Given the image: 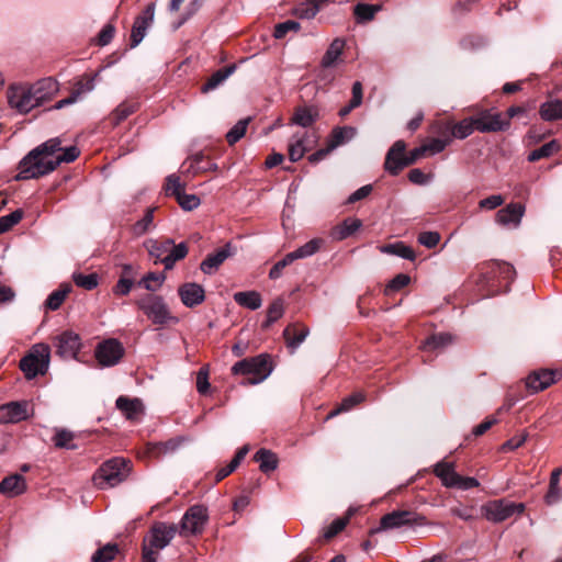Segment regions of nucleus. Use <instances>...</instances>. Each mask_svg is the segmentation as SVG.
I'll return each instance as SVG.
<instances>
[{
    "label": "nucleus",
    "instance_id": "obj_64",
    "mask_svg": "<svg viewBox=\"0 0 562 562\" xmlns=\"http://www.w3.org/2000/svg\"><path fill=\"white\" fill-rule=\"evenodd\" d=\"M177 201L186 211H192L200 205V199L195 194H187L184 191L177 198Z\"/></svg>",
    "mask_w": 562,
    "mask_h": 562
},
{
    "label": "nucleus",
    "instance_id": "obj_9",
    "mask_svg": "<svg viewBox=\"0 0 562 562\" xmlns=\"http://www.w3.org/2000/svg\"><path fill=\"white\" fill-rule=\"evenodd\" d=\"M207 519V508L203 505H193L183 515L179 533L183 537L201 533Z\"/></svg>",
    "mask_w": 562,
    "mask_h": 562
},
{
    "label": "nucleus",
    "instance_id": "obj_34",
    "mask_svg": "<svg viewBox=\"0 0 562 562\" xmlns=\"http://www.w3.org/2000/svg\"><path fill=\"white\" fill-rule=\"evenodd\" d=\"M539 114L543 121L562 120V100H549L540 105Z\"/></svg>",
    "mask_w": 562,
    "mask_h": 562
},
{
    "label": "nucleus",
    "instance_id": "obj_18",
    "mask_svg": "<svg viewBox=\"0 0 562 562\" xmlns=\"http://www.w3.org/2000/svg\"><path fill=\"white\" fill-rule=\"evenodd\" d=\"M57 355L63 358H76L78 355L81 340L78 334L66 330L56 337Z\"/></svg>",
    "mask_w": 562,
    "mask_h": 562
},
{
    "label": "nucleus",
    "instance_id": "obj_24",
    "mask_svg": "<svg viewBox=\"0 0 562 562\" xmlns=\"http://www.w3.org/2000/svg\"><path fill=\"white\" fill-rule=\"evenodd\" d=\"M308 333V327L301 323H293L288 325L283 330V337L285 339L288 348L291 349L292 352H294L305 340Z\"/></svg>",
    "mask_w": 562,
    "mask_h": 562
},
{
    "label": "nucleus",
    "instance_id": "obj_15",
    "mask_svg": "<svg viewBox=\"0 0 562 562\" xmlns=\"http://www.w3.org/2000/svg\"><path fill=\"white\" fill-rule=\"evenodd\" d=\"M406 144L404 140H396L392 147L389 149L385 162H384V169L392 176H396L400 173L401 170H403L407 165L406 161Z\"/></svg>",
    "mask_w": 562,
    "mask_h": 562
},
{
    "label": "nucleus",
    "instance_id": "obj_54",
    "mask_svg": "<svg viewBox=\"0 0 562 562\" xmlns=\"http://www.w3.org/2000/svg\"><path fill=\"white\" fill-rule=\"evenodd\" d=\"M451 144V137H437L431 138L423 146L426 148V155H436L445 150V148Z\"/></svg>",
    "mask_w": 562,
    "mask_h": 562
},
{
    "label": "nucleus",
    "instance_id": "obj_4",
    "mask_svg": "<svg viewBox=\"0 0 562 562\" xmlns=\"http://www.w3.org/2000/svg\"><path fill=\"white\" fill-rule=\"evenodd\" d=\"M50 348L46 344H36L20 360V369L27 380L44 375L49 367Z\"/></svg>",
    "mask_w": 562,
    "mask_h": 562
},
{
    "label": "nucleus",
    "instance_id": "obj_51",
    "mask_svg": "<svg viewBox=\"0 0 562 562\" xmlns=\"http://www.w3.org/2000/svg\"><path fill=\"white\" fill-rule=\"evenodd\" d=\"M250 122V117L239 120L226 134V140L229 145L236 144L240 138L244 137L247 126Z\"/></svg>",
    "mask_w": 562,
    "mask_h": 562
},
{
    "label": "nucleus",
    "instance_id": "obj_56",
    "mask_svg": "<svg viewBox=\"0 0 562 562\" xmlns=\"http://www.w3.org/2000/svg\"><path fill=\"white\" fill-rule=\"evenodd\" d=\"M68 293H69V288H67V286L52 292L46 300L47 308H49L52 311L58 310L60 307V305L64 303Z\"/></svg>",
    "mask_w": 562,
    "mask_h": 562
},
{
    "label": "nucleus",
    "instance_id": "obj_50",
    "mask_svg": "<svg viewBox=\"0 0 562 562\" xmlns=\"http://www.w3.org/2000/svg\"><path fill=\"white\" fill-rule=\"evenodd\" d=\"M119 553V548L114 543H108L102 548L98 549L91 557L92 562H110L114 560Z\"/></svg>",
    "mask_w": 562,
    "mask_h": 562
},
{
    "label": "nucleus",
    "instance_id": "obj_16",
    "mask_svg": "<svg viewBox=\"0 0 562 562\" xmlns=\"http://www.w3.org/2000/svg\"><path fill=\"white\" fill-rule=\"evenodd\" d=\"M122 356L123 347L115 339L100 344L95 350V357L102 366H113L120 361Z\"/></svg>",
    "mask_w": 562,
    "mask_h": 562
},
{
    "label": "nucleus",
    "instance_id": "obj_52",
    "mask_svg": "<svg viewBox=\"0 0 562 562\" xmlns=\"http://www.w3.org/2000/svg\"><path fill=\"white\" fill-rule=\"evenodd\" d=\"M72 281L77 286L90 291L98 286L99 277L97 273L83 274L78 272L72 274Z\"/></svg>",
    "mask_w": 562,
    "mask_h": 562
},
{
    "label": "nucleus",
    "instance_id": "obj_58",
    "mask_svg": "<svg viewBox=\"0 0 562 562\" xmlns=\"http://www.w3.org/2000/svg\"><path fill=\"white\" fill-rule=\"evenodd\" d=\"M154 209H147L143 218L133 225V233L137 236L144 235L153 225Z\"/></svg>",
    "mask_w": 562,
    "mask_h": 562
},
{
    "label": "nucleus",
    "instance_id": "obj_32",
    "mask_svg": "<svg viewBox=\"0 0 562 562\" xmlns=\"http://www.w3.org/2000/svg\"><path fill=\"white\" fill-rule=\"evenodd\" d=\"M169 243L170 246L168 247V252L166 258L162 259V265L165 266L166 270L172 269L175 263L186 258L189 251L186 243L176 245L172 239H169Z\"/></svg>",
    "mask_w": 562,
    "mask_h": 562
},
{
    "label": "nucleus",
    "instance_id": "obj_36",
    "mask_svg": "<svg viewBox=\"0 0 562 562\" xmlns=\"http://www.w3.org/2000/svg\"><path fill=\"white\" fill-rule=\"evenodd\" d=\"M234 301L251 311L258 310L262 304V297L257 291H243L234 294Z\"/></svg>",
    "mask_w": 562,
    "mask_h": 562
},
{
    "label": "nucleus",
    "instance_id": "obj_28",
    "mask_svg": "<svg viewBox=\"0 0 562 562\" xmlns=\"http://www.w3.org/2000/svg\"><path fill=\"white\" fill-rule=\"evenodd\" d=\"M356 134L357 130L352 126H337L333 128L326 143L329 146V149L335 150L337 147L350 142Z\"/></svg>",
    "mask_w": 562,
    "mask_h": 562
},
{
    "label": "nucleus",
    "instance_id": "obj_25",
    "mask_svg": "<svg viewBox=\"0 0 562 562\" xmlns=\"http://www.w3.org/2000/svg\"><path fill=\"white\" fill-rule=\"evenodd\" d=\"M446 130L450 132L448 137H451V142L453 138L464 139L469 137L474 131H476V126L474 124L473 116L465 117L460 122L446 121Z\"/></svg>",
    "mask_w": 562,
    "mask_h": 562
},
{
    "label": "nucleus",
    "instance_id": "obj_62",
    "mask_svg": "<svg viewBox=\"0 0 562 562\" xmlns=\"http://www.w3.org/2000/svg\"><path fill=\"white\" fill-rule=\"evenodd\" d=\"M165 189L168 195H173L177 199L184 191V186L181 183L178 176L171 175L167 178Z\"/></svg>",
    "mask_w": 562,
    "mask_h": 562
},
{
    "label": "nucleus",
    "instance_id": "obj_13",
    "mask_svg": "<svg viewBox=\"0 0 562 562\" xmlns=\"http://www.w3.org/2000/svg\"><path fill=\"white\" fill-rule=\"evenodd\" d=\"M99 74L81 76L75 83L68 98L61 99L53 106L56 110L76 103L82 95L91 92L95 87V79Z\"/></svg>",
    "mask_w": 562,
    "mask_h": 562
},
{
    "label": "nucleus",
    "instance_id": "obj_35",
    "mask_svg": "<svg viewBox=\"0 0 562 562\" xmlns=\"http://www.w3.org/2000/svg\"><path fill=\"white\" fill-rule=\"evenodd\" d=\"M321 2H294L291 14L301 20L313 19L321 10Z\"/></svg>",
    "mask_w": 562,
    "mask_h": 562
},
{
    "label": "nucleus",
    "instance_id": "obj_12",
    "mask_svg": "<svg viewBox=\"0 0 562 562\" xmlns=\"http://www.w3.org/2000/svg\"><path fill=\"white\" fill-rule=\"evenodd\" d=\"M476 131L480 133H495L506 131L510 126L509 120H504L498 112L482 111L473 116Z\"/></svg>",
    "mask_w": 562,
    "mask_h": 562
},
{
    "label": "nucleus",
    "instance_id": "obj_10",
    "mask_svg": "<svg viewBox=\"0 0 562 562\" xmlns=\"http://www.w3.org/2000/svg\"><path fill=\"white\" fill-rule=\"evenodd\" d=\"M7 98L9 105L21 114L37 106L30 85H11L7 90Z\"/></svg>",
    "mask_w": 562,
    "mask_h": 562
},
{
    "label": "nucleus",
    "instance_id": "obj_23",
    "mask_svg": "<svg viewBox=\"0 0 562 562\" xmlns=\"http://www.w3.org/2000/svg\"><path fill=\"white\" fill-rule=\"evenodd\" d=\"M557 372L551 370H540L530 373L526 379V386L533 393L540 392L552 385L557 381Z\"/></svg>",
    "mask_w": 562,
    "mask_h": 562
},
{
    "label": "nucleus",
    "instance_id": "obj_45",
    "mask_svg": "<svg viewBox=\"0 0 562 562\" xmlns=\"http://www.w3.org/2000/svg\"><path fill=\"white\" fill-rule=\"evenodd\" d=\"M165 280L166 274L164 272H149L140 279L138 285L147 291L156 292L162 286Z\"/></svg>",
    "mask_w": 562,
    "mask_h": 562
},
{
    "label": "nucleus",
    "instance_id": "obj_5",
    "mask_svg": "<svg viewBox=\"0 0 562 562\" xmlns=\"http://www.w3.org/2000/svg\"><path fill=\"white\" fill-rule=\"evenodd\" d=\"M136 306L155 325H166L169 322H178L165 302L164 297L156 294H145L135 301Z\"/></svg>",
    "mask_w": 562,
    "mask_h": 562
},
{
    "label": "nucleus",
    "instance_id": "obj_11",
    "mask_svg": "<svg viewBox=\"0 0 562 562\" xmlns=\"http://www.w3.org/2000/svg\"><path fill=\"white\" fill-rule=\"evenodd\" d=\"M32 415L33 408L27 401L10 402L0 406V424H18Z\"/></svg>",
    "mask_w": 562,
    "mask_h": 562
},
{
    "label": "nucleus",
    "instance_id": "obj_8",
    "mask_svg": "<svg viewBox=\"0 0 562 562\" xmlns=\"http://www.w3.org/2000/svg\"><path fill=\"white\" fill-rule=\"evenodd\" d=\"M484 517L493 522H502L513 517L520 515L525 510L522 503H514L507 499H495L487 502L483 507Z\"/></svg>",
    "mask_w": 562,
    "mask_h": 562
},
{
    "label": "nucleus",
    "instance_id": "obj_14",
    "mask_svg": "<svg viewBox=\"0 0 562 562\" xmlns=\"http://www.w3.org/2000/svg\"><path fill=\"white\" fill-rule=\"evenodd\" d=\"M155 15L154 3L148 4L145 10L135 18L132 26L130 45L132 48L136 47L145 37L148 27L151 25Z\"/></svg>",
    "mask_w": 562,
    "mask_h": 562
},
{
    "label": "nucleus",
    "instance_id": "obj_48",
    "mask_svg": "<svg viewBox=\"0 0 562 562\" xmlns=\"http://www.w3.org/2000/svg\"><path fill=\"white\" fill-rule=\"evenodd\" d=\"M381 10V5H372L366 2H358L353 13L358 22H367L373 19L374 14Z\"/></svg>",
    "mask_w": 562,
    "mask_h": 562
},
{
    "label": "nucleus",
    "instance_id": "obj_57",
    "mask_svg": "<svg viewBox=\"0 0 562 562\" xmlns=\"http://www.w3.org/2000/svg\"><path fill=\"white\" fill-rule=\"evenodd\" d=\"M74 434L67 429H59L54 436V443L57 448L75 449L76 446L71 443Z\"/></svg>",
    "mask_w": 562,
    "mask_h": 562
},
{
    "label": "nucleus",
    "instance_id": "obj_47",
    "mask_svg": "<svg viewBox=\"0 0 562 562\" xmlns=\"http://www.w3.org/2000/svg\"><path fill=\"white\" fill-rule=\"evenodd\" d=\"M170 238H167L165 240H149L148 241V252L150 257L155 258V262L162 263V259L166 258V255L168 252V247L170 246L169 243Z\"/></svg>",
    "mask_w": 562,
    "mask_h": 562
},
{
    "label": "nucleus",
    "instance_id": "obj_61",
    "mask_svg": "<svg viewBox=\"0 0 562 562\" xmlns=\"http://www.w3.org/2000/svg\"><path fill=\"white\" fill-rule=\"evenodd\" d=\"M348 525V518H337L335 519L324 531L323 538L325 540H329L341 532L345 527Z\"/></svg>",
    "mask_w": 562,
    "mask_h": 562
},
{
    "label": "nucleus",
    "instance_id": "obj_53",
    "mask_svg": "<svg viewBox=\"0 0 562 562\" xmlns=\"http://www.w3.org/2000/svg\"><path fill=\"white\" fill-rule=\"evenodd\" d=\"M451 341H452V336L450 334L440 333V334L430 336L425 341L424 348L430 349V350L439 349V348H443V347L448 346L449 344H451Z\"/></svg>",
    "mask_w": 562,
    "mask_h": 562
},
{
    "label": "nucleus",
    "instance_id": "obj_2",
    "mask_svg": "<svg viewBox=\"0 0 562 562\" xmlns=\"http://www.w3.org/2000/svg\"><path fill=\"white\" fill-rule=\"evenodd\" d=\"M175 524L155 522L143 541L142 562H157L159 551L166 548L177 533Z\"/></svg>",
    "mask_w": 562,
    "mask_h": 562
},
{
    "label": "nucleus",
    "instance_id": "obj_63",
    "mask_svg": "<svg viewBox=\"0 0 562 562\" xmlns=\"http://www.w3.org/2000/svg\"><path fill=\"white\" fill-rule=\"evenodd\" d=\"M305 153L306 148L301 137H297L294 142L289 144V158L291 161H299Z\"/></svg>",
    "mask_w": 562,
    "mask_h": 562
},
{
    "label": "nucleus",
    "instance_id": "obj_38",
    "mask_svg": "<svg viewBox=\"0 0 562 562\" xmlns=\"http://www.w3.org/2000/svg\"><path fill=\"white\" fill-rule=\"evenodd\" d=\"M317 111L312 108H297L291 117V124L310 127L317 120Z\"/></svg>",
    "mask_w": 562,
    "mask_h": 562
},
{
    "label": "nucleus",
    "instance_id": "obj_3",
    "mask_svg": "<svg viewBox=\"0 0 562 562\" xmlns=\"http://www.w3.org/2000/svg\"><path fill=\"white\" fill-rule=\"evenodd\" d=\"M128 462L123 458H113L104 462L93 474V483L100 490L114 487L128 475Z\"/></svg>",
    "mask_w": 562,
    "mask_h": 562
},
{
    "label": "nucleus",
    "instance_id": "obj_41",
    "mask_svg": "<svg viewBox=\"0 0 562 562\" xmlns=\"http://www.w3.org/2000/svg\"><path fill=\"white\" fill-rule=\"evenodd\" d=\"M561 149V144L557 139H552L541 147L532 150L528 155V161L535 162L542 158H548Z\"/></svg>",
    "mask_w": 562,
    "mask_h": 562
},
{
    "label": "nucleus",
    "instance_id": "obj_21",
    "mask_svg": "<svg viewBox=\"0 0 562 562\" xmlns=\"http://www.w3.org/2000/svg\"><path fill=\"white\" fill-rule=\"evenodd\" d=\"M116 408L131 422L137 423L144 415V405L139 398L119 396L115 402Z\"/></svg>",
    "mask_w": 562,
    "mask_h": 562
},
{
    "label": "nucleus",
    "instance_id": "obj_46",
    "mask_svg": "<svg viewBox=\"0 0 562 562\" xmlns=\"http://www.w3.org/2000/svg\"><path fill=\"white\" fill-rule=\"evenodd\" d=\"M284 314V302L282 299H276L267 310V319L262 324V328H269L274 322L280 319Z\"/></svg>",
    "mask_w": 562,
    "mask_h": 562
},
{
    "label": "nucleus",
    "instance_id": "obj_60",
    "mask_svg": "<svg viewBox=\"0 0 562 562\" xmlns=\"http://www.w3.org/2000/svg\"><path fill=\"white\" fill-rule=\"evenodd\" d=\"M23 217L22 210H15L14 212L0 217V233H5L14 225H16Z\"/></svg>",
    "mask_w": 562,
    "mask_h": 562
},
{
    "label": "nucleus",
    "instance_id": "obj_43",
    "mask_svg": "<svg viewBox=\"0 0 562 562\" xmlns=\"http://www.w3.org/2000/svg\"><path fill=\"white\" fill-rule=\"evenodd\" d=\"M179 439H170L165 442L148 443V452L156 458L173 453L180 446Z\"/></svg>",
    "mask_w": 562,
    "mask_h": 562
},
{
    "label": "nucleus",
    "instance_id": "obj_40",
    "mask_svg": "<svg viewBox=\"0 0 562 562\" xmlns=\"http://www.w3.org/2000/svg\"><path fill=\"white\" fill-rule=\"evenodd\" d=\"M248 451H249V449L247 446L241 447L236 452V454L232 459V461L226 467L221 468L216 472V474H215L216 482L224 480L226 476H228L231 473H233L237 469V467L240 464V462L245 459Z\"/></svg>",
    "mask_w": 562,
    "mask_h": 562
},
{
    "label": "nucleus",
    "instance_id": "obj_26",
    "mask_svg": "<svg viewBox=\"0 0 562 562\" xmlns=\"http://www.w3.org/2000/svg\"><path fill=\"white\" fill-rule=\"evenodd\" d=\"M26 491V481L21 474H12L0 483V493L8 497H15Z\"/></svg>",
    "mask_w": 562,
    "mask_h": 562
},
{
    "label": "nucleus",
    "instance_id": "obj_37",
    "mask_svg": "<svg viewBox=\"0 0 562 562\" xmlns=\"http://www.w3.org/2000/svg\"><path fill=\"white\" fill-rule=\"evenodd\" d=\"M235 66L231 65L224 68L216 70L207 81L202 86L201 91L203 93H207L214 89H216L221 83H223L234 71Z\"/></svg>",
    "mask_w": 562,
    "mask_h": 562
},
{
    "label": "nucleus",
    "instance_id": "obj_19",
    "mask_svg": "<svg viewBox=\"0 0 562 562\" xmlns=\"http://www.w3.org/2000/svg\"><path fill=\"white\" fill-rule=\"evenodd\" d=\"M178 294L182 304L187 307H195L205 300V291L202 285L195 282H187L178 288Z\"/></svg>",
    "mask_w": 562,
    "mask_h": 562
},
{
    "label": "nucleus",
    "instance_id": "obj_29",
    "mask_svg": "<svg viewBox=\"0 0 562 562\" xmlns=\"http://www.w3.org/2000/svg\"><path fill=\"white\" fill-rule=\"evenodd\" d=\"M170 12H176L175 27L179 29L199 9L198 2H170Z\"/></svg>",
    "mask_w": 562,
    "mask_h": 562
},
{
    "label": "nucleus",
    "instance_id": "obj_55",
    "mask_svg": "<svg viewBox=\"0 0 562 562\" xmlns=\"http://www.w3.org/2000/svg\"><path fill=\"white\" fill-rule=\"evenodd\" d=\"M300 23L295 20H288V21H284L282 23H278L276 26H274V32H273V36L277 38V40H281V38H284L285 35L289 33V32H299L300 30Z\"/></svg>",
    "mask_w": 562,
    "mask_h": 562
},
{
    "label": "nucleus",
    "instance_id": "obj_7",
    "mask_svg": "<svg viewBox=\"0 0 562 562\" xmlns=\"http://www.w3.org/2000/svg\"><path fill=\"white\" fill-rule=\"evenodd\" d=\"M429 522L427 518L413 510H393L381 517L380 526L370 531L371 535L401 528L404 526H426Z\"/></svg>",
    "mask_w": 562,
    "mask_h": 562
},
{
    "label": "nucleus",
    "instance_id": "obj_39",
    "mask_svg": "<svg viewBox=\"0 0 562 562\" xmlns=\"http://www.w3.org/2000/svg\"><path fill=\"white\" fill-rule=\"evenodd\" d=\"M364 400H366V394L363 392L359 391V392L352 393L351 395L345 397L341 401V403L339 404V406L337 408H335L334 411H331L327 415V419H330V418L339 415L340 413H345V412L352 409L355 406L362 403Z\"/></svg>",
    "mask_w": 562,
    "mask_h": 562
},
{
    "label": "nucleus",
    "instance_id": "obj_27",
    "mask_svg": "<svg viewBox=\"0 0 562 562\" xmlns=\"http://www.w3.org/2000/svg\"><path fill=\"white\" fill-rule=\"evenodd\" d=\"M346 47V41L341 37H336L328 46L321 60L322 68H330L339 63Z\"/></svg>",
    "mask_w": 562,
    "mask_h": 562
},
{
    "label": "nucleus",
    "instance_id": "obj_42",
    "mask_svg": "<svg viewBox=\"0 0 562 562\" xmlns=\"http://www.w3.org/2000/svg\"><path fill=\"white\" fill-rule=\"evenodd\" d=\"M324 240L321 238L311 239L310 241L299 247L294 251L289 252V255L293 261L297 259L307 258L316 254L321 249Z\"/></svg>",
    "mask_w": 562,
    "mask_h": 562
},
{
    "label": "nucleus",
    "instance_id": "obj_17",
    "mask_svg": "<svg viewBox=\"0 0 562 562\" xmlns=\"http://www.w3.org/2000/svg\"><path fill=\"white\" fill-rule=\"evenodd\" d=\"M234 255L233 246L227 243L215 252L209 254L200 263V269L205 274H214L223 262Z\"/></svg>",
    "mask_w": 562,
    "mask_h": 562
},
{
    "label": "nucleus",
    "instance_id": "obj_1",
    "mask_svg": "<svg viewBox=\"0 0 562 562\" xmlns=\"http://www.w3.org/2000/svg\"><path fill=\"white\" fill-rule=\"evenodd\" d=\"M58 137L50 138L31 150L20 162L15 180L36 179L54 171L61 162H72L80 154L76 146L61 148Z\"/></svg>",
    "mask_w": 562,
    "mask_h": 562
},
{
    "label": "nucleus",
    "instance_id": "obj_44",
    "mask_svg": "<svg viewBox=\"0 0 562 562\" xmlns=\"http://www.w3.org/2000/svg\"><path fill=\"white\" fill-rule=\"evenodd\" d=\"M381 252L395 255L401 258L407 259V260H414L415 259V251L409 246L404 245L403 243H394L384 245L380 248Z\"/></svg>",
    "mask_w": 562,
    "mask_h": 562
},
{
    "label": "nucleus",
    "instance_id": "obj_6",
    "mask_svg": "<svg viewBox=\"0 0 562 562\" xmlns=\"http://www.w3.org/2000/svg\"><path fill=\"white\" fill-rule=\"evenodd\" d=\"M232 372L233 374L251 375L245 381V384H258L271 372L269 357L267 355H259L243 359L233 366Z\"/></svg>",
    "mask_w": 562,
    "mask_h": 562
},
{
    "label": "nucleus",
    "instance_id": "obj_30",
    "mask_svg": "<svg viewBox=\"0 0 562 562\" xmlns=\"http://www.w3.org/2000/svg\"><path fill=\"white\" fill-rule=\"evenodd\" d=\"M434 473L440 479L443 486L453 488V485H456L458 473L453 463L440 461L434 467Z\"/></svg>",
    "mask_w": 562,
    "mask_h": 562
},
{
    "label": "nucleus",
    "instance_id": "obj_33",
    "mask_svg": "<svg viewBox=\"0 0 562 562\" xmlns=\"http://www.w3.org/2000/svg\"><path fill=\"white\" fill-rule=\"evenodd\" d=\"M254 460L259 463V469L263 473H270L278 468V457L271 450L261 448L259 449L255 456Z\"/></svg>",
    "mask_w": 562,
    "mask_h": 562
},
{
    "label": "nucleus",
    "instance_id": "obj_49",
    "mask_svg": "<svg viewBox=\"0 0 562 562\" xmlns=\"http://www.w3.org/2000/svg\"><path fill=\"white\" fill-rule=\"evenodd\" d=\"M136 103L122 102L111 113V121L114 125H119L121 122L126 120L131 114H133L136 111Z\"/></svg>",
    "mask_w": 562,
    "mask_h": 562
},
{
    "label": "nucleus",
    "instance_id": "obj_22",
    "mask_svg": "<svg viewBox=\"0 0 562 562\" xmlns=\"http://www.w3.org/2000/svg\"><path fill=\"white\" fill-rule=\"evenodd\" d=\"M525 214V206L520 203H510L496 213V223L502 226H519Z\"/></svg>",
    "mask_w": 562,
    "mask_h": 562
},
{
    "label": "nucleus",
    "instance_id": "obj_59",
    "mask_svg": "<svg viewBox=\"0 0 562 562\" xmlns=\"http://www.w3.org/2000/svg\"><path fill=\"white\" fill-rule=\"evenodd\" d=\"M411 282V277L408 274H405V273H400L397 276H395L389 283L387 285L385 286V294L386 295H390L394 292H397L400 291L401 289L405 288L406 285H408Z\"/></svg>",
    "mask_w": 562,
    "mask_h": 562
},
{
    "label": "nucleus",
    "instance_id": "obj_31",
    "mask_svg": "<svg viewBox=\"0 0 562 562\" xmlns=\"http://www.w3.org/2000/svg\"><path fill=\"white\" fill-rule=\"evenodd\" d=\"M361 226V220L357 217H347L339 225L333 228L331 236L334 239L344 240L356 233Z\"/></svg>",
    "mask_w": 562,
    "mask_h": 562
},
{
    "label": "nucleus",
    "instance_id": "obj_20",
    "mask_svg": "<svg viewBox=\"0 0 562 562\" xmlns=\"http://www.w3.org/2000/svg\"><path fill=\"white\" fill-rule=\"evenodd\" d=\"M31 91L35 99L37 106L50 100L59 90L58 82L50 78H43L33 85H30Z\"/></svg>",
    "mask_w": 562,
    "mask_h": 562
}]
</instances>
